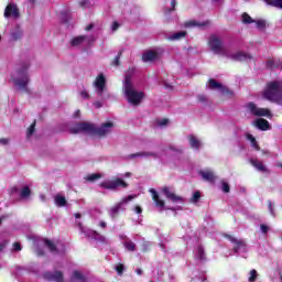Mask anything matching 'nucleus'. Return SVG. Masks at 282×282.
Segmentation results:
<instances>
[{"label": "nucleus", "instance_id": "15", "mask_svg": "<svg viewBox=\"0 0 282 282\" xmlns=\"http://www.w3.org/2000/svg\"><path fill=\"white\" fill-rule=\"evenodd\" d=\"M163 194L165 195V197L170 200L173 202V204H183L184 203V198H182L181 196L175 195V192L173 189H171V187H164L163 189Z\"/></svg>", "mask_w": 282, "mask_h": 282}, {"label": "nucleus", "instance_id": "19", "mask_svg": "<svg viewBox=\"0 0 282 282\" xmlns=\"http://www.w3.org/2000/svg\"><path fill=\"white\" fill-rule=\"evenodd\" d=\"M43 276L46 281L63 282V272L61 271L45 272Z\"/></svg>", "mask_w": 282, "mask_h": 282}, {"label": "nucleus", "instance_id": "48", "mask_svg": "<svg viewBox=\"0 0 282 282\" xmlns=\"http://www.w3.org/2000/svg\"><path fill=\"white\" fill-rule=\"evenodd\" d=\"M260 230H261V232H263V235H265V234H268V230H270V228L268 227V225H261Z\"/></svg>", "mask_w": 282, "mask_h": 282}, {"label": "nucleus", "instance_id": "49", "mask_svg": "<svg viewBox=\"0 0 282 282\" xmlns=\"http://www.w3.org/2000/svg\"><path fill=\"white\" fill-rule=\"evenodd\" d=\"M112 65L115 66L120 65V53L116 56L115 61L112 62Z\"/></svg>", "mask_w": 282, "mask_h": 282}, {"label": "nucleus", "instance_id": "47", "mask_svg": "<svg viewBox=\"0 0 282 282\" xmlns=\"http://www.w3.org/2000/svg\"><path fill=\"white\" fill-rule=\"evenodd\" d=\"M116 271L118 274H122L124 272V265L123 264H117L116 265Z\"/></svg>", "mask_w": 282, "mask_h": 282}, {"label": "nucleus", "instance_id": "58", "mask_svg": "<svg viewBox=\"0 0 282 282\" xmlns=\"http://www.w3.org/2000/svg\"><path fill=\"white\" fill-rule=\"evenodd\" d=\"M8 142H10V140H8V139H0V144H2L3 147H6V144H8Z\"/></svg>", "mask_w": 282, "mask_h": 282}, {"label": "nucleus", "instance_id": "22", "mask_svg": "<svg viewBox=\"0 0 282 282\" xmlns=\"http://www.w3.org/2000/svg\"><path fill=\"white\" fill-rule=\"evenodd\" d=\"M152 195V199L154 204L158 206V208H161V210H164V200L160 199V195H158V192L154 188H150L149 191Z\"/></svg>", "mask_w": 282, "mask_h": 282}, {"label": "nucleus", "instance_id": "31", "mask_svg": "<svg viewBox=\"0 0 282 282\" xmlns=\"http://www.w3.org/2000/svg\"><path fill=\"white\" fill-rule=\"evenodd\" d=\"M247 140L251 143V147H252L256 151H261V148L259 147V143H257V139L254 138V135L248 133V134H247Z\"/></svg>", "mask_w": 282, "mask_h": 282}, {"label": "nucleus", "instance_id": "55", "mask_svg": "<svg viewBox=\"0 0 282 282\" xmlns=\"http://www.w3.org/2000/svg\"><path fill=\"white\" fill-rule=\"evenodd\" d=\"M199 102H206V95H198Z\"/></svg>", "mask_w": 282, "mask_h": 282}, {"label": "nucleus", "instance_id": "12", "mask_svg": "<svg viewBox=\"0 0 282 282\" xmlns=\"http://www.w3.org/2000/svg\"><path fill=\"white\" fill-rule=\"evenodd\" d=\"M247 109L252 113V116H259V117H264V118H270V109L268 108H259L254 102H249L247 105Z\"/></svg>", "mask_w": 282, "mask_h": 282}, {"label": "nucleus", "instance_id": "63", "mask_svg": "<svg viewBox=\"0 0 282 282\" xmlns=\"http://www.w3.org/2000/svg\"><path fill=\"white\" fill-rule=\"evenodd\" d=\"M89 30H94V24H89L88 26H86V31L89 32Z\"/></svg>", "mask_w": 282, "mask_h": 282}, {"label": "nucleus", "instance_id": "53", "mask_svg": "<svg viewBox=\"0 0 282 282\" xmlns=\"http://www.w3.org/2000/svg\"><path fill=\"white\" fill-rule=\"evenodd\" d=\"M269 210L272 217H274V208L272 207V202L269 200Z\"/></svg>", "mask_w": 282, "mask_h": 282}, {"label": "nucleus", "instance_id": "52", "mask_svg": "<svg viewBox=\"0 0 282 282\" xmlns=\"http://www.w3.org/2000/svg\"><path fill=\"white\" fill-rule=\"evenodd\" d=\"M6 246H8V241L6 240L0 243V252H3V250H6Z\"/></svg>", "mask_w": 282, "mask_h": 282}, {"label": "nucleus", "instance_id": "18", "mask_svg": "<svg viewBox=\"0 0 282 282\" xmlns=\"http://www.w3.org/2000/svg\"><path fill=\"white\" fill-rule=\"evenodd\" d=\"M160 52L158 51H147L142 55L143 63H153V61H158L160 58Z\"/></svg>", "mask_w": 282, "mask_h": 282}, {"label": "nucleus", "instance_id": "43", "mask_svg": "<svg viewBox=\"0 0 282 282\" xmlns=\"http://www.w3.org/2000/svg\"><path fill=\"white\" fill-rule=\"evenodd\" d=\"M79 96L84 99V100H89L90 96L89 93L86 89H83L79 91Z\"/></svg>", "mask_w": 282, "mask_h": 282}, {"label": "nucleus", "instance_id": "25", "mask_svg": "<svg viewBox=\"0 0 282 282\" xmlns=\"http://www.w3.org/2000/svg\"><path fill=\"white\" fill-rule=\"evenodd\" d=\"M250 164L253 165V167L260 173H265L268 171V167H265L263 162L259 161L258 159H250Z\"/></svg>", "mask_w": 282, "mask_h": 282}, {"label": "nucleus", "instance_id": "36", "mask_svg": "<svg viewBox=\"0 0 282 282\" xmlns=\"http://www.w3.org/2000/svg\"><path fill=\"white\" fill-rule=\"evenodd\" d=\"M257 279H259V272L254 269L250 270L248 273V282H256Z\"/></svg>", "mask_w": 282, "mask_h": 282}, {"label": "nucleus", "instance_id": "54", "mask_svg": "<svg viewBox=\"0 0 282 282\" xmlns=\"http://www.w3.org/2000/svg\"><path fill=\"white\" fill-rule=\"evenodd\" d=\"M171 6H172V9H170L169 11H166L165 14H169V12H173V10H175V0H172V1H171Z\"/></svg>", "mask_w": 282, "mask_h": 282}, {"label": "nucleus", "instance_id": "28", "mask_svg": "<svg viewBox=\"0 0 282 282\" xmlns=\"http://www.w3.org/2000/svg\"><path fill=\"white\" fill-rule=\"evenodd\" d=\"M55 206L58 208H63V206H67V198L61 194H56L54 197Z\"/></svg>", "mask_w": 282, "mask_h": 282}, {"label": "nucleus", "instance_id": "39", "mask_svg": "<svg viewBox=\"0 0 282 282\" xmlns=\"http://www.w3.org/2000/svg\"><path fill=\"white\" fill-rule=\"evenodd\" d=\"M242 23L248 25L250 23H254V20L250 17V14L243 13L242 14Z\"/></svg>", "mask_w": 282, "mask_h": 282}, {"label": "nucleus", "instance_id": "27", "mask_svg": "<svg viewBox=\"0 0 282 282\" xmlns=\"http://www.w3.org/2000/svg\"><path fill=\"white\" fill-rule=\"evenodd\" d=\"M254 126L257 129H260V131H268V129H270V122H268L265 119L256 120Z\"/></svg>", "mask_w": 282, "mask_h": 282}, {"label": "nucleus", "instance_id": "24", "mask_svg": "<svg viewBox=\"0 0 282 282\" xmlns=\"http://www.w3.org/2000/svg\"><path fill=\"white\" fill-rule=\"evenodd\" d=\"M209 89H218V91H221V94H230L227 88H225L220 83L215 79L209 80Z\"/></svg>", "mask_w": 282, "mask_h": 282}, {"label": "nucleus", "instance_id": "4", "mask_svg": "<svg viewBox=\"0 0 282 282\" xmlns=\"http://www.w3.org/2000/svg\"><path fill=\"white\" fill-rule=\"evenodd\" d=\"M263 97L270 102L282 105V80L270 82L263 91Z\"/></svg>", "mask_w": 282, "mask_h": 282}, {"label": "nucleus", "instance_id": "26", "mask_svg": "<svg viewBox=\"0 0 282 282\" xmlns=\"http://www.w3.org/2000/svg\"><path fill=\"white\" fill-rule=\"evenodd\" d=\"M189 140V147L194 150V151H199V148L202 147V141H199V139H197V137L191 134L188 137Z\"/></svg>", "mask_w": 282, "mask_h": 282}, {"label": "nucleus", "instance_id": "14", "mask_svg": "<svg viewBox=\"0 0 282 282\" xmlns=\"http://www.w3.org/2000/svg\"><path fill=\"white\" fill-rule=\"evenodd\" d=\"M46 248H48L50 252L53 254H65V245L63 242H52L51 240L44 241Z\"/></svg>", "mask_w": 282, "mask_h": 282}, {"label": "nucleus", "instance_id": "34", "mask_svg": "<svg viewBox=\"0 0 282 282\" xmlns=\"http://www.w3.org/2000/svg\"><path fill=\"white\" fill-rule=\"evenodd\" d=\"M130 158H155V153L153 152H139L135 154H131Z\"/></svg>", "mask_w": 282, "mask_h": 282}, {"label": "nucleus", "instance_id": "62", "mask_svg": "<svg viewBox=\"0 0 282 282\" xmlns=\"http://www.w3.org/2000/svg\"><path fill=\"white\" fill-rule=\"evenodd\" d=\"M171 151H176L177 153H181L182 150L181 149H175V147H170Z\"/></svg>", "mask_w": 282, "mask_h": 282}, {"label": "nucleus", "instance_id": "3", "mask_svg": "<svg viewBox=\"0 0 282 282\" xmlns=\"http://www.w3.org/2000/svg\"><path fill=\"white\" fill-rule=\"evenodd\" d=\"M133 74H135L134 68H130L126 73L123 80V94L130 105L138 107V105H140L144 98V93L135 89V86H133V83L131 82Z\"/></svg>", "mask_w": 282, "mask_h": 282}, {"label": "nucleus", "instance_id": "46", "mask_svg": "<svg viewBox=\"0 0 282 282\" xmlns=\"http://www.w3.org/2000/svg\"><path fill=\"white\" fill-rule=\"evenodd\" d=\"M221 189L224 193H230V185H228L226 182H223Z\"/></svg>", "mask_w": 282, "mask_h": 282}, {"label": "nucleus", "instance_id": "59", "mask_svg": "<svg viewBox=\"0 0 282 282\" xmlns=\"http://www.w3.org/2000/svg\"><path fill=\"white\" fill-rule=\"evenodd\" d=\"M28 3L30 8H34V3H36V0H28Z\"/></svg>", "mask_w": 282, "mask_h": 282}, {"label": "nucleus", "instance_id": "1", "mask_svg": "<svg viewBox=\"0 0 282 282\" xmlns=\"http://www.w3.org/2000/svg\"><path fill=\"white\" fill-rule=\"evenodd\" d=\"M208 47L213 54L218 56H225L226 58H231V61H252V55L250 53L238 51L236 53L230 52L221 37L217 35H210L208 39Z\"/></svg>", "mask_w": 282, "mask_h": 282}, {"label": "nucleus", "instance_id": "45", "mask_svg": "<svg viewBox=\"0 0 282 282\" xmlns=\"http://www.w3.org/2000/svg\"><path fill=\"white\" fill-rule=\"evenodd\" d=\"M156 124L158 127H166L169 124V119H159Z\"/></svg>", "mask_w": 282, "mask_h": 282}, {"label": "nucleus", "instance_id": "41", "mask_svg": "<svg viewBox=\"0 0 282 282\" xmlns=\"http://www.w3.org/2000/svg\"><path fill=\"white\" fill-rule=\"evenodd\" d=\"M200 197H202V193H199V191L194 192V194L191 198L192 204H197V202H199Z\"/></svg>", "mask_w": 282, "mask_h": 282}, {"label": "nucleus", "instance_id": "42", "mask_svg": "<svg viewBox=\"0 0 282 282\" xmlns=\"http://www.w3.org/2000/svg\"><path fill=\"white\" fill-rule=\"evenodd\" d=\"M36 127V122H33L30 128L28 129V132H26V138H30L31 135L34 134V129Z\"/></svg>", "mask_w": 282, "mask_h": 282}, {"label": "nucleus", "instance_id": "38", "mask_svg": "<svg viewBox=\"0 0 282 282\" xmlns=\"http://www.w3.org/2000/svg\"><path fill=\"white\" fill-rule=\"evenodd\" d=\"M80 8H84L85 10L91 8L94 6V3L91 2V0H82L79 2Z\"/></svg>", "mask_w": 282, "mask_h": 282}, {"label": "nucleus", "instance_id": "50", "mask_svg": "<svg viewBox=\"0 0 282 282\" xmlns=\"http://www.w3.org/2000/svg\"><path fill=\"white\" fill-rule=\"evenodd\" d=\"M13 250H14L15 252L21 251V243L15 242V243L13 245Z\"/></svg>", "mask_w": 282, "mask_h": 282}, {"label": "nucleus", "instance_id": "44", "mask_svg": "<svg viewBox=\"0 0 282 282\" xmlns=\"http://www.w3.org/2000/svg\"><path fill=\"white\" fill-rule=\"evenodd\" d=\"M61 19L64 23H67L69 21V12L65 11L61 13Z\"/></svg>", "mask_w": 282, "mask_h": 282}, {"label": "nucleus", "instance_id": "23", "mask_svg": "<svg viewBox=\"0 0 282 282\" xmlns=\"http://www.w3.org/2000/svg\"><path fill=\"white\" fill-rule=\"evenodd\" d=\"M23 36V30L17 25L10 33V41H19Z\"/></svg>", "mask_w": 282, "mask_h": 282}, {"label": "nucleus", "instance_id": "21", "mask_svg": "<svg viewBox=\"0 0 282 282\" xmlns=\"http://www.w3.org/2000/svg\"><path fill=\"white\" fill-rule=\"evenodd\" d=\"M210 25V20H206L203 22L192 20L185 23V28H208Z\"/></svg>", "mask_w": 282, "mask_h": 282}, {"label": "nucleus", "instance_id": "9", "mask_svg": "<svg viewBox=\"0 0 282 282\" xmlns=\"http://www.w3.org/2000/svg\"><path fill=\"white\" fill-rule=\"evenodd\" d=\"M135 197H138V195H129L128 197H123L121 202L110 208L109 216L111 217V219H116V217H118V213L122 210V207L127 206V204L132 199H135Z\"/></svg>", "mask_w": 282, "mask_h": 282}, {"label": "nucleus", "instance_id": "5", "mask_svg": "<svg viewBox=\"0 0 282 282\" xmlns=\"http://www.w3.org/2000/svg\"><path fill=\"white\" fill-rule=\"evenodd\" d=\"M29 67L30 64H23L11 77V80L20 91H28V84L30 83V77L28 76Z\"/></svg>", "mask_w": 282, "mask_h": 282}, {"label": "nucleus", "instance_id": "37", "mask_svg": "<svg viewBox=\"0 0 282 282\" xmlns=\"http://www.w3.org/2000/svg\"><path fill=\"white\" fill-rule=\"evenodd\" d=\"M100 177H102V174L100 173H94V174H89L85 177L86 182H96V180H100Z\"/></svg>", "mask_w": 282, "mask_h": 282}, {"label": "nucleus", "instance_id": "60", "mask_svg": "<svg viewBox=\"0 0 282 282\" xmlns=\"http://www.w3.org/2000/svg\"><path fill=\"white\" fill-rule=\"evenodd\" d=\"M101 228H107V223L105 220L99 221Z\"/></svg>", "mask_w": 282, "mask_h": 282}, {"label": "nucleus", "instance_id": "57", "mask_svg": "<svg viewBox=\"0 0 282 282\" xmlns=\"http://www.w3.org/2000/svg\"><path fill=\"white\" fill-rule=\"evenodd\" d=\"M134 212L137 213V215H141V213H142V207L135 206V207H134Z\"/></svg>", "mask_w": 282, "mask_h": 282}, {"label": "nucleus", "instance_id": "8", "mask_svg": "<svg viewBox=\"0 0 282 282\" xmlns=\"http://www.w3.org/2000/svg\"><path fill=\"white\" fill-rule=\"evenodd\" d=\"M78 226L82 235L89 239V241H95V243H107V238H105V236L98 234L95 230L83 227V224L80 223L78 224Z\"/></svg>", "mask_w": 282, "mask_h": 282}, {"label": "nucleus", "instance_id": "32", "mask_svg": "<svg viewBox=\"0 0 282 282\" xmlns=\"http://www.w3.org/2000/svg\"><path fill=\"white\" fill-rule=\"evenodd\" d=\"M264 3H267V6H271L272 8L282 10V0H264Z\"/></svg>", "mask_w": 282, "mask_h": 282}, {"label": "nucleus", "instance_id": "64", "mask_svg": "<svg viewBox=\"0 0 282 282\" xmlns=\"http://www.w3.org/2000/svg\"><path fill=\"white\" fill-rule=\"evenodd\" d=\"M164 87H166L167 89H173V86L171 84L164 83Z\"/></svg>", "mask_w": 282, "mask_h": 282}, {"label": "nucleus", "instance_id": "40", "mask_svg": "<svg viewBox=\"0 0 282 282\" xmlns=\"http://www.w3.org/2000/svg\"><path fill=\"white\" fill-rule=\"evenodd\" d=\"M254 23L258 30H265V26H267L265 20H257L254 21Z\"/></svg>", "mask_w": 282, "mask_h": 282}, {"label": "nucleus", "instance_id": "2", "mask_svg": "<svg viewBox=\"0 0 282 282\" xmlns=\"http://www.w3.org/2000/svg\"><path fill=\"white\" fill-rule=\"evenodd\" d=\"M113 131V122L108 121L97 128L94 123L78 122L70 128V133H86L87 135H107Z\"/></svg>", "mask_w": 282, "mask_h": 282}, {"label": "nucleus", "instance_id": "16", "mask_svg": "<svg viewBox=\"0 0 282 282\" xmlns=\"http://www.w3.org/2000/svg\"><path fill=\"white\" fill-rule=\"evenodd\" d=\"M122 246L128 250V252H135V242L129 239L126 235H120Z\"/></svg>", "mask_w": 282, "mask_h": 282}, {"label": "nucleus", "instance_id": "56", "mask_svg": "<svg viewBox=\"0 0 282 282\" xmlns=\"http://www.w3.org/2000/svg\"><path fill=\"white\" fill-rule=\"evenodd\" d=\"M94 107H96V109H100V107H102V101H95Z\"/></svg>", "mask_w": 282, "mask_h": 282}, {"label": "nucleus", "instance_id": "51", "mask_svg": "<svg viewBox=\"0 0 282 282\" xmlns=\"http://www.w3.org/2000/svg\"><path fill=\"white\" fill-rule=\"evenodd\" d=\"M118 28H120V23L113 22V23H112V26H111V31H112V32H116V31L118 30Z\"/></svg>", "mask_w": 282, "mask_h": 282}, {"label": "nucleus", "instance_id": "61", "mask_svg": "<svg viewBox=\"0 0 282 282\" xmlns=\"http://www.w3.org/2000/svg\"><path fill=\"white\" fill-rule=\"evenodd\" d=\"M131 175V172H127L124 174H120V177H129Z\"/></svg>", "mask_w": 282, "mask_h": 282}, {"label": "nucleus", "instance_id": "30", "mask_svg": "<svg viewBox=\"0 0 282 282\" xmlns=\"http://www.w3.org/2000/svg\"><path fill=\"white\" fill-rule=\"evenodd\" d=\"M70 281H79V282H87V278L83 274V272L76 270L73 272Z\"/></svg>", "mask_w": 282, "mask_h": 282}, {"label": "nucleus", "instance_id": "20", "mask_svg": "<svg viewBox=\"0 0 282 282\" xmlns=\"http://www.w3.org/2000/svg\"><path fill=\"white\" fill-rule=\"evenodd\" d=\"M194 258L196 261H206V251L204 250V247L198 245L194 249Z\"/></svg>", "mask_w": 282, "mask_h": 282}, {"label": "nucleus", "instance_id": "33", "mask_svg": "<svg viewBox=\"0 0 282 282\" xmlns=\"http://www.w3.org/2000/svg\"><path fill=\"white\" fill-rule=\"evenodd\" d=\"M267 67H269V69H282V62L269 61Z\"/></svg>", "mask_w": 282, "mask_h": 282}, {"label": "nucleus", "instance_id": "7", "mask_svg": "<svg viewBox=\"0 0 282 282\" xmlns=\"http://www.w3.org/2000/svg\"><path fill=\"white\" fill-rule=\"evenodd\" d=\"M230 243H232L234 247V254H237L238 257H242V259H247L248 257V246L243 240H239L230 235L225 236Z\"/></svg>", "mask_w": 282, "mask_h": 282}, {"label": "nucleus", "instance_id": "11", "mask_svg": "<svg viewBox=\"0 0 282 282\" xmlns=\"http://www.w3.org/2000/svg\"><path fill=\"white\" fill-rule=\"evenodd\" d=\"M101 188H107L109 191H116V188H127V183L122 178H116L113 181H104L100 183Z\"/></svg>", "mask_w": 282, "mask_h": 282}, {"label": "nucleus", "instance_id": "35", "mask_svg": "<svg viewBox=\"0 0 282 282\" xmlns=\"http://www.w3.org/2000/svg\"><path fill=\"white\" fill-rule=\"evenodd\" d=\"M31 191L29 186H23L22 189L20 191V197L21 199H28L31 195Z\"/></svg>", "mask_w": 282, "mask_h": 282}, {"label": "nucleus", "instance_id": "10", "mask_svg": "<svg viewBox=\"0 0 282 282\" xmlns=\"http://www.w3.org/2000/svg\"><path fill=\"white\" fill-rule=\"evenodd\" d=\"M21 17V12L19 11V7L14 2H10L4 9V19H12L17 21Z\"/></svg>", "mask_w": 282, "mask_h": 282}, {"label": "nucleus", "instance_id": "29", "mask_svg": "<svg viewBox=\"0 0 282 282\" xmlns=\"http://www.w3.org/2000/svg\"><path fill=\"white\" fill-rule=\"evenodd\" d=\"M185 36H186L185 31H178L176 33L167 35L166 39H167V41H180V40L184 39Z\"/></svg>", "mask_w": 282, "mask_h": 282}, {"label": "nucleus", "instance_id": "6", "mask_svg": "<svg viewBox=\"0 0 282 282\" xmlns=\"http://www.w3.org/2000/svg\"><path fill=\"white\" fill-rule=\"evenodd\" d=\"M95 94L97 98L101 100H107L109 98V90L107 89V78L100 73L93 83Z\"/></svg>", "mask_w": 282, "mask_h": 282}, {"label": "nucleus", "instance_id": "13", "mask_svg": "<svg viewBox=\"0 0 282 282\" xmlns=\"http://www.w3.org/2000/svg\"><path fill=\"white\" fill-rule=\"evenodd\" d=\"M94 41H96V37H94V35H79L70 41V45L73 47H78V45H91Z\"/></svg>", "mask_w": 282, "mask_h": 282}, {"label": "nucleus", "instance_id": "17", "mask_svg": "<svg viewBox=\"0 0 282 282\" xmlns=\"http://www.w3.org/2000/svg\"><path fill=\"white\" fill-rule=\"evenodd\" d=\"M199 175L205 182H209L210 184L217 180L215 172H213L210 169L199 171Z\"/></svg>", "mask_w": 282, "mask_h": 282}]
</instances>
